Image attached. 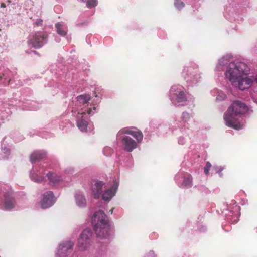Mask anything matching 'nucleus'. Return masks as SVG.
<instances>
[{
	"instance_id": "2eb2a0df",
	"label": "nucleus",
	"mask_w": 257,
	"mask_h": 257,
	"mask_svg": "<svg viewBox=\"0 0 257 257\" xmlns=\"http://www.w3.org/2000/svg\"><path fill=\"white\" fill-rule=\"evenodd\" d=\"M115 192L116 188L112 187L104 192L102 194V199L105 201H109L115 195Z\"/></svg>"
},
{
	"instance_id": "393cba45",
	"label": "nucleus",
	"mask_w": 257,
	"mask_h": 257,
	"mask_svg": "<svg viewBox=\"0 0 257 257\" xmlns=\"http://www.w3.org/2000/svg\"><path fill=\"white\" fill-rule=\"evenodd\" d=\"M211 167V163L209 162H207L204 169V173H205L206 175H208L209 174V171Z\"/></svg>"
},
{
	"instance_id": "7c9ffc66",
	"label": "nucleus",
	"mask_w": 257,
	"mask_h": 257,
	"mask_svg": "<svg viewBox=\"0 0 257 257\" xmlns=\"http://www.w3.org/2000/svg\"><path fill=\"white\" fill-rule=\"evenodd\" d=\"M113 211V208H112L110 210L109 212H110L111 214H112Z\"/></svg>"
},
{
	"instance_id": "f257e3e1",
	"label": "nucleus",
	"mask_w": 257,
	"mask_h": 257,
	"mask_svg": "<svg viewBox=\"0 0 257 257\" xmlns=\"http://www.w3.org/2000/svg\"><path fill=\"white\" fill-rule=\"evenodd\" d=\"M247 111L248 107L244 103L239 100L233 101L224 115L226 125L236 130L241 128L242 125L236 117L245 114Z\"/></svg>"
},
{
	"instance_id": "412c9836",
	"label": "nucleus",
	"mask_w": 257,
	"mask_h": 257,
	"mask_svg": "<svg viewBox=\"0 0 257 257\" xmlns=\"http://www.w3.org/2000/svg\"><path fill=\"white\" fill-rule=\"evenodd\" d=\"M55 27L56 28L57 32L58 34L62 36H64L66 35V31L63 29V25L60 22L57 23L55 25Z\"/></svg>"
},
{
	"instance_id": "f03ea898",
	"label": "nucleus",
	"mask_w": 257,
	"mask_h": 257,
	"mask_svg": "<svg viewBox=\"0 0 257 257\" xmlns=\"http://www.w3.org/2000/svg\"><path fill=\"white\" fill-rule=\"evenodd\" d=\"M92 223L97 237L107 238L110 235V228L107 216L102 210L96 212L92 217Z\"/></svg>"
},
{
	"instance_id": "cd10ccee",
	"label": "nucleus",
	"mask_w": 257,
	"mask_h": 257,
	"mask_svg": "<svg viewBox=\"0 0 257 257\" xmlns=\"http://www.w3.org/2000/svg\"><path fill=\"white\" fill-rule=\"evenodd\" d=\"M35 24L37 26H41L43 24V20L41 19H37L35 22Z\"/></svg>"
},
{
	"instance_id": "aec40b11",
	"label": "nucleus",
	"mask_w": 257,
	"mask_h": 257,
	"mask_svg": "<svg viewBox=\"0 0 257 257\" xmlns=\"http://www.w3.org/2000/svg\"><path fill=\"white\" fill-rule=\"evenodd\" d=\"M77 125L81 131H86L87 128L88 122L83 119H81L77 121Z\"/></svg>"
},
{
	"instance_id": "9d476101",
	"label": "nucleus",
	"mask_w": 257,
	"mask_h": 257,
	"mask_svg": "<svg viewBox=\"0 0 257 257\" xmlns=\"http://www.w3.org/2000/svg\"><path fill=\"white\" fill-rule=\"evenodd\" d=\"M74 243L70 241L64 242L59 246L58 255L61 257H65L68 255L72 249Z\"/></svg>"
},
{
	"instance_id": "2f4dec72",
	"label": "nucleus",
	"mask_w": 257,
	"mask_h": 257,
	"mask_svg": "<svg viewBox=\"0 0 257 257\" xmlns=\"http://www.w3.org/2000/svg\"><path fill=\"white\" fill-rule=\"evenodd\" d=\"M33 52L34 53H37V52H36V51H33Z\"/></svg>"
},
{
	"instance_id": "6ab92c4d",
	"label": "nucleus",
	"mask_w": 257,
	"mask_h": 257,
	"mask_svg": "<svg viewBox=\"0 0 257 257\" xmlns=\"http://www.w3.org/2000/svg\"><path fill=\"white\" fill-rule=\"evenodd\" d=\"M77 100L80 104H87L91 99V97L88 94L80 95L77 97Z\"/></svg>"
},
{
	"instance_id": "ddd939ff",
	"label": "nucleus",
	"mask_w": 257,
	"mask_h": 257,
	"mask_svg": "<svg viewBox=\"0 0 257 257\" xmlns=\"http://www.w3.org/2000/svg\"><path fill=\"white\" fill-rule=\"evenodd\" d=\"M46 156L45 152L43 151H36L33 152L30 157L31 162L33 163L41 159L44 158Z\"/></svg>"
},
{
	"instance_id": "b1692460",
	"label": "nucleus",
	"mask_w": 257,
	"mask_h": 257,
	"mask_svg": "<svg viewBox=\"0 0 257 257\" xmlns=\"http://www.w3.org/2000/svg\"><path fill=\"white\" fill-rule=\"evenodd\" d=\"M174 5L177 8L179 9L184 7V3L180 0H175Z\"/></svg>"
},
{
	"instance_id": "a211bd4d",
	"label": "nucleus",
	"mask_w": 257,
	"mask_h": 257,
	"mask_svg": "<svg viewBox=\"0 0 257 257\" xmlns=\"http://www.w3.org/2000/svg\"><path fill=\"white\" fill-rule=\"evenodd\" d=\"M76 201L80 207L85 206L86 205V200L84 196L80 194H77L75 196Z\"/></svg>"
},
{
	"instance_id": "72a5a7b5",
	"label": "nucleus",
	"mask_w": 257,
	"mask_h": 257,
	"mask_svg": "<svg viewBox=\"0 0 257 257\" xmlns=\"http://www.w3.org/2000/svg\"><path fill=\"white\" fill-rule=\"evenodd\" d=\"M82 2H85L86 0H81Z\"/></svg>"
},
{
	"instance_id": "1a4fd4ad",
	"label": "nucleus",
	"mask_w": 257,
	"mask_h": 257,
	"mask_svg": "<svg viewBox=\"0 0 257 257\" xmlns=\"http://www.w3.org/2000/svg\"><path fill=\"white\" fill-rule=\"evenodd\" d=\"M104 184L103 182L98 180H93L91 181V190L94 198L98 199L100 197Z\"/></svg>"
},
{
	"instance_id": "473e14b6",
	"label": "nucleus",
	"mask_w": 257,
	"mask_h": 257,
	"mask_svg": "<svg viewBox=\"0 0 257 257\" xmlns=\"http://www.w3.org/2000/svg\"><path fill=\"white\" fill-rule=\"evenodd\" d=\"M96 109V107H93V110H95Z\"/></svg>"
},
{
	"instance_id": "39448f33",
	"label": "nucleus",
	"mask_w": 257,
	"mask_h": 257,
	"mask_svg": "<svg viewBox=\"0 0 257 257\" xmlns=\"http://www.w3.org/2000/svg\"><path fill=\"white\" fill-rule=\"evenodd\" d=\"M47 35L42 32L35 33L28 41L29 45L35 48H40L47 43Z\"/></svg>"
},
{
	"instance_id": "5701e85b",
	"label": "nucleus",
	"mask_w": 257,
	"mask_h": 257,
	"mask_svg": "<svg viewBox=\"0 0 257 257\" xmlns=\"http://www.w3.org/2000/svg\"><path fill=\"white\" fill-rule=\"evenodd\" d=\"M97 4V0H87L86 1V6L88 8H92L95 7Z\"/></svg>"
},
{
	"instance_id": "bb28decb",
	"label": "nucleus",
	"mask_w": 257,
	"mask_h": 257,
	"mask_svg": "<svg viewBox=\"0 0 257 257\" xmlns=\"http://www.w3.org/2000/svg\"><path fill=\"white\" fill-rule=\"evenodd\" d=\"M91 112H92V109L91 108H89L87 110V111L85 110V111H83L81 113L79 112L78 114L84 115V114H86V113H88V114H91Z\"/></svg>"
},
{
	"instance_id": "a878e982",
	"label": "nucleus",
	"mask_w": 257,
	"mask_h": 257,
	"mask_svg": "<svg viewBox=\"0 0 257 257\" xmlns=\"http://www.w3.org/2000/svg\"><path fill=\"white\" fill-rule=\"evenodd\" d=\"M189 117V114L187 112H183L182 114V119L183 120L187 121Z\"/></svg>"
},
{
	"instance_id": "c85d7f7f",
	"label": "nucleus",
	"mask_w": 257,
	"mask_h": 257,
	"mask_svg": "<svg viewBox=\"0 0 257 257\" xmlns=\"http://www.w3.org/2000/svg\"><path fill=\"white\" fill-rule=\"evenodd\" d=\"M221 170H222L219 169L218 171H217V172L219 173V174L220 176H221V177L222 176V173H221Z\"/></svg>"
},
{
	"instance_id": "dca6fc26",
	"label": "nucleus",
	"mask_w": 257,
	"mask_h": 257,
	"mask_svg": "<svg viewBox=\"0 0 257 257\" xmlns=\"http://www.w3.org/2000/svg\"><path fill=\"white\" fill-rule=\"evenodd\" d=\"M44 171H39V174L38 173H32L30 175L31 178L37 182H41L44 178L43 177Z\"/></svg>"
},
{
	"instance_id": "f3484780",
	"label": "nucleus",
	"mask_w": 257,
	"mask_h": 257,
	"mask_svg": "<svg viewBox=\"0 0 257 257\" xmlns=\"http://www.w3.org/2000/svg\"><path fill=\"white\" fill-rule=\"evenodd\" d=\"M174 94L176 96V100L177 102H183L187 101L186 96L183 91L180 90L175 93Z\"/></svg>"
},
{
	"instance_id": "f8f14e48",
	"label": "nucleus",
	"mask_w": 257,
	"mask_h": 257,
	"mask_svg": "<svg viewBox=\"0 0 257 257\" xmlns=\"http://www.w3.org/2000/svg\"><path fill=\"white\" fill-rule=\"evenodd\" d=\"M127 134L132 135L135 138L138 143L141 142L143 138V133L140 131H132L128 130L126 128H123L121 129L117 134V138L119 137L122 134Z\"/></svg>"
},
{
	"instance_id": "4468645a",
	"label": "nucleus",
	"mask_w": 257,
	"mask_h": 257,
	"mask_svg": "<svg viewBox=\"0 0 257 257\" xmlns=\"http://www.w3.org/2000/svg\"><path fill=\"white\" fill-rule=\"evenodd\" d=\"M47 176L49 181L53 184L58 183L62 180V177L60 176L51 172L47 173Z\"/></svg>"
},
{
	"instance_id": "9b49d317",
	"label": "nucleus",
	"mask_w": 257,
	"mask_h": 257,
	"mask_svg": "<svg viewBox=\"0 0 257 257\" xmlns=\"http://www.w3.org/2000/svg\"><path fill=\"white\" fill-rule=\"evenodd\" d=\"M124 149L127 152H132L137 147L136 142L130 137L125 136L120 138Z\"/></svg>"
},
{
	"instance_id": "0eeeda50",
	"label": "nucleus",
	"mask_w": 257,
	"mask_h": 257,
	"mask_svg": "<svg viewBox=\"0 0 257 257\" xmlns=\"http://www.w3.org/2000/svg\"><path fill=\"white\" fill-rule=\"evenodd\" d=\"M56 198L52 191H47L44 193L42 200L40 201L41 207L46 209L51 207L56 202Z\"/></svg>"
},
{
	"instance_id": "20e7f679",
	"label": "nucleus",
	"mask_w": 257,
	"mask_h": 257,
	"mask_svg": "<svg viewBox=\"0 0 257 257\" xmlns=\"http://www.w3.org/2000/svg\"><path fill=\"white\" fill-rule=\"evenodd\" d=\"M92 232L90 229L83 230L78 239L77 246L81 251L87 250L92 243Z\"/></svg>"
},
{
	"instance_id": "6e6552de",
	"label": "nucleus",
	"mask_w": 257,
	"mask_h": 257,
	"mask_svg": "<svg viewBox=\"0 0 257 257\" xmlns=\"http://www.w3.org/2000/svg\"><path fill=\"white\" fill-rule=\"evenodd\" d=\"M253 83L252 79L242 76L240 78L235 80V82H232V84L235 87H237L240 90H244L249 88Z\"/></svg>"
},
{
	"instance_id": "4be33fe9",
	"label": "nucleus",
	"mask_w": 257,
	"mask_h": 257,
	"mask_svg": "<svg viewBox=\"0 0 257 257\" xmlns=\"http://www.w3.org/2000/svg\"><path fill=\"white\" fill-rule=\"evenodd\" d=\"M183 184L185 186L187 187H191L192 184V178L191 176H189L187 177L184 178L183 181Z\"/></svg>"
},
{
	"instance_id": "423d86ee",
	"label": "nucleus",
	"mask_w": 257,
	"mask_h": 257,
	"mask_svg": "<svg viewBox=\"0 0 257 257\" xmlns=\"http://www.w3.org/2000/svg\"><path fill=\"white\" fill-rule=\"evenodd\" d=\"M3 205L6 210H10L15 207L16 201L13 196V192L11 188L4 193Z\"/></svg>"
},
{
	"instance_id": "c756f323",
	"label": "nucleus",
	"mask_w": 257,
	"mask_h": 257,
	"mask_svg": "<svg viewBox=\"0 0 257 257\" xmlns=\"http://www.w3.org/2000/svg\"><path fill=\"white\" fill-rule=\"evenodd\" d=\"M1 7L2 8H5V7H6V5H5V3H1Z\"/></svg>"
},
{
	"instance_id": "7ed1b4c3",
	"label": "nucleus",
	"mask_w": 257,
	"mask_h": 257,
	"mask_svg": "<svg viewBox=\"0 0 257 257\" xmlns=\"http://www.w3.org/2000/svg\"><path fill=\"white\" fill-rule=\"evenodd\" d=\"M249 71V68L246 64L240 61H234L229 63L225 74L226 78L231 83L240 78L242 76L246 75Z\"/></svg>"
}]
</instances>
